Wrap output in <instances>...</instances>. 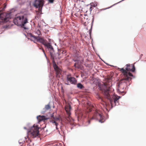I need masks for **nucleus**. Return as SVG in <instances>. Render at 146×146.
I'll use <instances>...</instances> for the list:
<instances>
[{
	"instance_id": "obj_21",
	"label": "nucleus",
	"mask_w": 146,
	"mask_h": 146,
	"mask_svg": "<svg viewBox=\"0 0 146 146\" xmlns=\"http://www.w3.org/2000/svg\"><path fill=\"white\" fill-rule=\"evenodd\" d=\"M49 2L51 3H53L54 0H48Z\"/></svg>"
},
{
	"instance_id": "obj_28",
	"label": "nucleus",
	"mask_w": 146,
	"mask_h": 146,
	"mask_svg": "<svg viewBox=\"0 0 146 146\" xmlns=\"http://www.w3.org/2000/svg\"><path fill=\"white\" fill-rule=\"evenodd\" d=\"M41 48H40V49H41Z\"/></svg>"
},
{
	"instance_id": "obj_17",
	"label": "nucleus",
	"mask_w": 146,
	"mask_h": 146,
	"mask_svg": "<svg viewBox=\"0 0 146 146\" xmlns=\"http://www.w3.org/2000/svg\"><path fill=\"white\" fill-rule=\"evenodd\" d=\"M51 107L50 106L49 104L46 105L45 106V108H44V109L45 111H46V110H49L50 109Z\"/></svg>"
},
{
	"instance_id": "obj_11",
	"label": "nucleus",
	"mask_w": 146,
	"mask_h": 146,
	"mask_svg": "<svg viewBox=\"0 0 146 146\" xmlns=\"http://www.w3.org/2000/svg\"><path fill=\"white\" fill-rule=\"evenodd\" d=\"M53 67L54 69L56 72V77H59L61 73L60 69L58 68V66L55 63L53 64Z\"/></svg>"
},
{
	"instance_id": "obj_23",
	"label": "nucleus",
	"mask_w": 146,
	"mask_h": 146,
	"mask_svg": "<svg viewBox=\"0 0 146 146\" xmlns=\"http://www.w3.org/2000/svg\"><path fill=\"white\" fill-rule=\"evenodd\" d=\"M65 84L67 85H69V84L68 81H67V82H65Z\"/></svg>"
},
{
	"instance_id": "obj_4",
	"label": "nucleus",
	"mask_w": 146,
	"mask_h": 146,
	"mask_svg": "<svg viewBox=\"0 0 146 146\" xmlns=\"http://www.w3.org/2000/svg\"><path fill=\"white\" fill-rule=\"evenodd\" d=\"M131 78H127L123 76L122 78L121 79L118 85L119 90L122 92L125 88L127 85H129V82L131 81Z\"/></svg>"
},
{
	"instance_id": "obj_15",
	"label": "nucleus",
	"mask_w": 146,
	"mask_h": 146,
	"mask_svg": "<svg viewBox=\"0 0 146 146\" xmlns=\"http://www.w3.org/2000/svg\"><path fill=\"white\" fill-rule=\"evenodd\" d=\"M44 45L48 49H50L51 50H53V48L51 44L50 43L48 42L47 41Z\"/></svg>"
},
{
	"instance_id": "obj_20",
	"label": "nucleus",
	"mask_w": 146,
	"mask_h": 146,
	"mask_svg": "<svg viewBox=\"0 0 146 146\" xmlns=\"http://www.w3.org/2000/svg\"><path fill=\"white\" fill-rule=\"evenodd\" d=\"M51 121L52 123L55 124V125H56V129H58V128L57 127V126L58 125L57 123L56 122L55 120H52Z\"/></svg>"
},
{
	"instance_id": "obj_6",
	"label": "nucleus",
	"mask_w": 146,
	"mask_h": 146,
	"mask_svg": "<svg viewBox=\"0 0 146 146\" xmlns=\"http://www.w3.org/2000/svg\"><path fill=\"white\" fill-rule=\"evenodd\" d=\"M38 129V125L35 124L29 129L28 133V135L32 138L38 136L39 135Z\"/></svg>"
},
{
	"instance_id": "obj_14",
	"label": "nucleus",
	"mask_w": 146,
	"mask_h": 146,
	"mask_svg": "<svg viewBox=\"0 0 146 146\" xmlns=\"http://www.w3.org/2000/svg\"><path fill=\"white\" fill-rule=\"evenodd\" d=\"M37 118L38 122L47 119V118L44 115H38L37 116Z\"/></svg>"
},
{
	"instance_id": "obj_26",
	"label": "nucleus",
	"mask_w": 146,
	"mask_h": 146,
	"mask_svg": "<svg viewBox=\"0 0 146 146\" xmlns=\"http://www.w3.org/2000/svg\"><path fill=\"white\" fill-rule=\"evenodd\" d=\"M27 145L28 146H30L29 144H27Z\"/></svg>"
},
{
	"instance_id": "obj_10",
	"label": "nucleus",
	"mask_w": 146,
	"mask_h": 146,
	"mask_svg": "<svg viewBox=\"0 0 146 146\" xmlns=\"http://www.w3.org/2000/svg\"><path fill=\"white\" fill-rule=\"evenodd\" d=\"M31 37L33 38L35 40H36L37 41L40 42V43L44 45L47 42V41L44 39V38L41 37L39 36H36L34 35H32L31 34Z\"/></svg>"
},
{
	"instance_id": "obj_3",
	"label": "nucleus",
	"mask_w": 146,
	"mask_h": 146,
	"mask_svg": "<svg viewBox=\"0 0 146 146\" xmlns=\"http://www.w3.org/2000/svg\"><path fill=\"white\" fill-rule=\"evenodd\" d=\"M13 22L15 25L21 26L25 29H27L25 25L28 23V19L27 17H25L24 16L16 17L13 19Z\"/></svg>"
},
{
	"instance_id": "obj_7",
	"label": "nucleus",
	"mask_w": 146,
	"mask_h": 146,
	"mask_svg": "<svg viewBox=\"0 0 146 146\" xmlns=\"http://www.w3.org/2000/svg\"><path fill=\"white\" fill-rule=\"evenodd\" d=\"M43 0H35L34 3L33 5L36 8H38V11L39 13L41 12L42 8L44 4Z\"/></svg>"
},
{
	"instance_id": "obj_19",
	"label": "nucleus",
	"mask_w": 146,
	"mask_h": 146,
	"mask_svg": "<svg viewBox=\"0 0 146 146\" xmlns=\"http://www.w3.org/2000/svg\"><path fill=\"white\" fill-rule=\"evenodd\" d=\"M74 66L76 68H80V66L79 64L78 63H75L74 64Z\"/></svg>"
},
{
	"instance_id": "obj_2",
	"label": "nucleus",
	"mask_w": 146,
	"mask_h": 146,
	"mask_svg": "<svg viewBox=\"0 0 146 146\" xmlns=\"http://www.w3.org/2000/svg\"><path fill=\"white\" fill-rule=\"evenodd\" d=\"M125 69L122 68H118V70L123 74V76L127 78H131L129 76H133V75L129 72L135 71V68L133 64H127L125 65Z\"/></svg>"
},
{
	"instance_id": "obj_12",
	"label": "nucleus",
	"mask_w": 146,
	"mask_h": 146,
	"mask_svg": "<svg viewBox=\"0 0 146 146\" xmlns=\"http://www.w3.org/2000/svg\"><path fill=\"white\" fill-rule=\"evenodd\" d=\"M65 110L68 115V117L70 118V117L71 113L70 112L71 108L70 105L69 104L66 105L64 108Z\"/></svg>"
},
{
	"instance_id": "obj_5",
	"label": "nucleus",
	"mask_w": 146,
	"mask_h": 146,
	"mask_svg": "<svg viewBox=\"0 0 146 146\" xmlns=\"http://www.w3.org/2000/svg\"><path fill=\"white\" fill-rule=\"evenodd\" d=\"M93 119L98 120L101 123L104 122L105 120L104 117L102 115L100 111L97 110H95L92 118L88 121L87 122L88 124H89L91 121Z\"/></svg>"
},
{
	"instance_id": "obj_8",
	"label": "nucleus",
	"mask_w": 146,
	"mask_h": 146,
	"mask_svg": "<svg viewBox=\"0 0 146 146\" xmlns=\"http://www.w3.org/2000/svg\"><path fill=\"white\" fill-rule=\"evenodd\" d=\"M9 15L6 13H2L0 11V25L1 23H5L8 21L9 20Z\"/></svg>"
},
{
	"instance_id": "obj_22",
	"label": "nucleus",
	"mask_w": 146,
	"mask_h": 146,
	"mask_svg": "<svg viewBox=\"0 0 146 146\" xmlns=\"http://www.w3.org/2000/svg\"><path fill=\"white\" fill-rule=\"evenodd\" d=\"M93 3L92 4V6L93 7H95L96 6H97V4H96V5H95V4H94L93 5Z\"/></svg>"
},
{
	"instance_id": "obj_18",
	"label": "nucleus",
	"mask_w": 146,
	"mask_h": 146,
	"mask_svg": "<svg viewBox=\"0 0 146 146\" xmlns=\"http://www.w3.org/2000/svg\"><path fill=\"white\" fill-rule=\"evenodd\" d=\"M36 33L38 35H41L40 31L39 29H37L36 30Z\"/></svg>"
},
{
	"instance_id": "obj_16",
	"label": "nucleus",
	"mask_w": 146,
	"mask_h": 146,
	"mask_svg": "<svg viewBox=\"0 0 146 146\" xmlns=\"http://www.w3.org/2000/svg\"><path fill=\"white\" fill-rule=\"evenodd\" d=\"M77 87L80 89H84V88L83 85L80 83H78L77 84Z\"/></svg>"
},
{
	"instance_id": "obj_13",
	"label": "nucleus",
	"mask_w": 146,
	"mask_h": 146,
	"mask_svg": "<svg viewBox=\"0 0 146 146\" xmlns=\"http://www.w3.org/2000/svg\"><path fill=\"white\" fill-rule=\"evenodd\" d=\"M67 79L68 81H69L71 84H75L77 82L75 78L70 77L69 75L67 76Z\"/></svg>"
},
{
	"instance_id": "obj_25",
	"label": "nucleus",
	"mask_w": 146,
	"mask_h": 146,
	"mask_svg": "<svg viewBox=\"0 0 146 146\" xmlns=\"http://www.w3.org/2000/svg\"><path fill=\"white\" fill-rule=\"evenodd\" d=\"M92 7H90V11H92Z\"/></svg>"
},
{
	"instance_id": "obj_27",
	"label": "nucleus",
	"mask_w": 146,
	"mask_h": 146,
	"mask_svg": "<svg viewBox=\"0 0 146 146\" xmlns=\"http://www.w3.org/2000/svg\"><path fill=\"white\" fill-rule=\"evenodd\" d=\"M42 51L44 53V50H43V49L42 48Z\"/></svg>"
},
{
	"instance_id": "obj_24",
	"label": "nucleus",
	"mask_w": 146,
	"mask_h": 146,
	"mask_svg": "<svg viewBox=\"0 0 146 146\" xmlns=\"http://www.w3.org/2000/svg\"><path fill=\"white\" fill-rule=\"evenodd\" d=\"M89 34H90V35H91V31L90 29L89 30Z\"/></svg>"
},
{
	"instance_id": "obj_9",
	"label": "nucleus",
	"mask_w": 146,
	"mask_h": 146,
	"mask_svg": "<svg viewBox=\"0 0 146 146\" xmlns=\"http://www.w3.org/2000/svg\"><path fill=\"white\" fill-rule=\"evenodd\" d=\"M82 23L85 26H87L90 25L89 24V19H88V16L85 14H81L80 17Z\"/></svg>"
},
{
	"instance_id": "obj_1",
	"label": "nucleus",
	"mask_w": 146,
	"mask_h": 146,
	"mask_svg": "<svg viewBox=\"0 0 146 146\" xmlns=\"http://www.w3.org/2000/svg\"><path fill=\"white\" fill-rule=\"evenodd\" d=\"M110 79L108 80V82H107L104 84L105 88L104 89L103 92L106 98L110 100L111 106L113 107L119 104V99L120 97L114 95L112 96L111 98V97L109 93L112 85L111 81H110Z\"/></svg>"
}]
</instances>
